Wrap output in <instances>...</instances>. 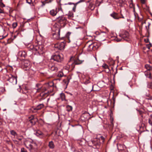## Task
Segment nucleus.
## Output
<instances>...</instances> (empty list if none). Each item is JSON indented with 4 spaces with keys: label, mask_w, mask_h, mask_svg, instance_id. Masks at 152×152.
Returning a JSON list of instances; mask_svg holds the SVG:
<instances>
[{
    "label": "nucleus",
    "mask_w": 152,
    "mask_h": 152,
    "mask_svg": "<svg viewBox=\"0 0 152 152\" xmlns=\"http://www.w3.org/2000/svg\"><path fill=\"white\" fill-rule=\"evenodd\" d=\"M84 61V60L80 59L79 57L74 60H70L64 68L66 70H72L74 68L75 65L80 64Z\"/></svg>",
    "instance_id": "f257e3e1"
},
{
    "label": "nucleus",
    "mask_w": 152,
    "mask_h": 152,
    "mask_svg": "<svg viewBox=\"0 0 152 152\" xmlns=\"http://www.w3.org/2000/svg\"><path fill=\"white\" fill-rule=\"evenodd\" d=\"M24 144L26 148L31 151L37 147L36 144L33 142L32 140L30 139L25 140L24 142Z\"/></svg>",
    "instance_id": "f03ea898"
},
{
    "label": "nucleus",
    "mask_w": 152,
    "mask_h": 152,
    "mask_svg": "<svg viewBox=\"0 0 152 152\" xmlns=\"http://www.w3.org/2000/svg\"><path fill=\"white\" fill-rule=\"evenodd\" d=\"M40 85L39 84H37L36 85L37 86L38 88L37 89V92H42V93L41 94V96H43L45 94H46L47 93L49 92V91L47 90V87H49V85L48 84H46L44 86L42 87H39Z\"/></svg>",
    "instance_id": "7ed1b4c3"
},
{
    "label": "nucleus",
    "mask_w": 152,
    "mask_h": 152,
    "mask_svg": "<svg viewBox=\"0 0 152 152\" xmlns=\"http://www.w3.org/2000/svg\"><path fill=\"white\" fill-rule=\"evenodd\" d=\"M45 50L44 46L43 45L35 46L34 47L33 45H31L30 48V50L32 51H37L38 53L41 54L42 52H44Z\"/></svg>",
    "instance_id": "20e7f679"
},
{
    "label": "nucleus",
    "mask_w": 152,
    "mask_h": 152,
    "mask_svg": "<svg viewBox=\"0 0 152 152\" xmlns=\"http://www.w3.org/2000/svg\"><path fill=\"white\" fill-rule=\"evenodd\" d=\"M7 80L12 84H16L17 83V77L14 76L11 74L6 75L5 77Z\"/></svg>",
    "instance_id": "39448f33"
},
{
    "label": "nucleus",
    "mask_w": 152,
    "mask_h": 152,
    "mask_svg": "<svg viewBox=\"0 0 152 152\" xmlns=\"http://www.w3.org/2000/svg\"><path fill=\"white\" fill-rule=\"evenodd\" d=\"M57 21L60 24L61 27H64L66 23V18L64 16H61L56 18Z\"/></svg>",
    "instance_id": "423d86ee"
},
{
    "label": "nucleus",
    "mask_w": 152,
    "mask_h": 152,
    "mask_svg": "<svg viewBox=\"0 0 152 152\" xmlns=\"http://www.w3.org/2000/svg\"><path fill=\"white\" fill-rule=\"evenodd\" d=\"M51 59L58 62H61L63 60L62 55L61 54H55L52 56Z\"/></svg>",
    "instance_id": "0eeeda50"
},
{
    "label": "nucleus",
    "mask_w": 152,
    "mask_h": 152,
    "mask_svg": "<svg viewBox=\"0 0 152 152\" xmlns=\"http://www.w3.org/2000/svg\"><path fill=\"white\" fill-rule=\"evenodd\" d=\"M65 46V43L64 42L61 43H58L54 45V47L55 48L61 50H63Z\"/></svg>",
    "instance_id": "6e6552de"
},
{
    "label": "nucleus",
    "mask_w": 152,
    "mask_h": 152,
    "mask_svg": "<svg viewBox=\"0 0 152 152\" xmlns=\"http://www.w3.org/2000/svg\"><path fill=\"white\" fill-rule=\"evenodd\" d=\"M129 34L127 31H124L122 34H119V37L122 38L123 40L128 41L129 39Z\"/></svg>",
    "instance_id": "1a4fd4ad"
},
{
    "label": "nucleus",
    "mask_w": 152,
    "mask_h": 152,
    "mask_svg": "<svg viewBox=\"0 0 152 152\" xmlns=\"http://www.w3.org/2000/svg\"><path fill=\"white\" fill-rule=\"evenodd\" d=\"M61 30V28H57L55 30L54 33H53V37L56 39H60V33Z\"/></svg>",
    "instance_id": "9d476101"
},
{
    "label": "nucleus",
    "mask_w": 152,
    "mask_h": 152,
    "mask_svg": "<svg viewBox=\"0 0 152 152\" xmlns=\"http://www.w3.org/2000/svg\"><path fill=\"white\" fill-rule=\"evenodd\" d=\"M22 67L25 70H28L30 67V63L28 61H24L22 63Z\"/></svg>",
    "instance_id": "9b49d317"
},
{
    "label": "nucleus",
    "mask_w": 152,
    "mask_h": 152,
    "mask_svg": "<svg viewBox=\"0 0 152 152\" xmlns=\"http://www.w3.org/2000/svg\"><path fill=\"white\" fill-rule=\"evenodd\" d=\"M107 34L104 32H101L99 35V40L101 41H103L106 40V38L107 37Z\"/></svg>",
    "instance_id": "f8f14e48"
},
{
    "label": "nucleus",
    "mask_w": 152,
    "mask_h": 152,
    "mask_svg": "<svg viewBox=\"0 0 152 152\" xmlns=\"http://www.w3.org/2000/svg\"><path fill=\"white\" fill-rule=\"evenodd\" d=\"M85 48H87V50L88 51H92L93 50L92 45V41H88L86 44Z\"/></svg>",
    "instance_id": "ddd939ff"
},
{
    "label": "nucleus",
    "mask_w": 152,
    "mask_h": 152,
    "mask_svg": "<svg viewBox=\"0 0 152 152\" xmlns=\"http://www.w3.org/2000/svg\"><path fill=\"white\" fill-rule=\"evenodd\" d=\"M48 66L49 69L51 71L56 72L58 70V68L54 64H49Z\"/></svg>",
    "instance_id": "4468645a"
},
{
    "label": "nucleus",
    "mask_w": 152,
    "mask_h": 152,
    "mask_svg": "<svg viewBox=\"0 0 152 152\" xmlns=\"http://www.w3.org/2000/svg\"><path fill=\"white\" fill-rule=\"evenodd\" d=\"M28 93V91L27 87H25V88L22 90V93L24 94L23 96H22V98L23 99H26L28 98V95L27 94Z\"/></svg>",
    "instance_id": "2eb2a0df"
},
{
    "label": "nucleus",
    "mask_w": 152,
    "mask_h": 152,
    "mask_svg": "<svg viewBox=\"0 0 152 152\" xmlns=\"http://www.w3.org/2000/svg\"><path fill=\"white\" fill-rule=\"evenodd\" d=\"M134 15L135 17L137 18L138 21L139 22H141V23L142 25L143 24V16L141 15H140V16H139L138 15H137V13L136 14V13H135V11L134 9Z\"/></svg>",
    "instance_id": "dca6fc26"
},
{
    "label": "nucleus",
    "mask_w": 152,
    "mask_h": 152,
    "mask_svg": "<svg viewBox=\"0 0 152 152\" xmlns=\"http://www.w3.org/2000/svg\"><path fill=\"white\" fill-rule=\"evenodd\" d=\"M91 143L93 145H91V146H92L94 148H97L99 147L100 145V143L98 141H92L90 142V144H91Z\"/></svg>",
    "instance_id": "f3484780"
},
{
    "label": "nucleus",
    "mask_w": 152,
    "mask_h": 152,
    "mask_svg": "<svg viewBox=\"0 0 152 152\" xmlns=\"http://www.w3.org/2000/svg\"><path fill=\"white\" fill-rule=\"evenodd\" d=\"M18 56L19 57L25 58L26 56V53L24 51H20L18 52Z\"/></svg>",
    "instance_id": "a211bd4d"
},
{
    "label": "nucleus",
    "mask_w": 152,
    "mask_h": 152,
    "mask_svg": "<svg viewBox=\"0 0 152 152\" xmlns=\"http://www.w3.org/2000/svg\"><path fill=\"white\" fill-rule=\"evenodd\" d=\"M118 149L119 150L122 151L126 148V147L123 144H117Z\"/></svg>",
    "instance_id": "6ab92c4d"
},
{
    "label": "nucleus",
    "mask_w": 152,
    "mask_h": 152,
    "mask_svg": "<svg viewBox=\"0 0 152 152\" xmlns=\"http://www.w3.org/2000/svg\"><path fill=\"white\" fill-rule=\"evenodd\" d=\"M29 121L31 124V125H34L36 122V119L33 116L29 117Z\"/></svg>",
    "instance_id": "aec40b11"
},
{
    "label": "nucleus",
    "mask_w": 152,
    "mask_h": 152,
    "mask_svg": "<svg viewBox=\"0 0 152 152\" xmlns=\"http://www.w3.org/2000/svg\"><path fill=\"white\" fill-rule=\"evenodd\" d=\"M110 15L115 19H118L120 18H121V17L118 16L117 13L115 12H113V13L111 14Z\"/></svg>",
    "instance_id": "412c9836"
},
{
    "label": "nucleus",
    "mask_w": 152,
    "mask_h": 152,
    "mask_svg": "<svg viewBox=\"0 0 152 152\" xmlns=\"http://www.w3.org/2000/svg\"><path fill=\"white\" fill-rule=\"evenodd\" d=\"M44 107V105L43 104H41L38 105L36 107L33 108L34 110H40Z\"/></svg>",
    "instance_id": "4be33fe9"
},
{
    "label": "nucleus",
    "mask_w": 152,
    "mask_h": 152,
    "mask_svg": "<svg viewBox=\"0 0 152 152\" xmlns=\"http://www.w3.org/2000/svg\"><path fill=\"white\" fill-rule=\"evenodd\" d=\"M57 13L56 9H53L51 10L50 12V14L53 16H56Z\"/></svg>",
    "instance_id": "5701e85b"
},
{
    "label": "nucleus",
    "mask_w": 152,
    "mask_h": 152,
    "mask_svg": "<svg viewBox=\"0 0 152 152\" xmlns=\"http://www.w3.org/2000/svg\"><path fill=\"white\" fill-rule=\"evenodd\" d=\"M92 45L93 50H95L98 48L99 47V44L97 42L92 43Z\"/></svg>",
    "instance_id": "b1692460"
},
{
    "label": "nucleus",
    "mask_w": 152,
    "mask_h": 152,
    "mask_svg": "<svg viewBox=\"0 0 152 152\" xmlns=\"http://www.w3.org/2000/svg\"><path fill=\"white\" fill-rule=\"evenodd\" d=\"M66 15L68 16V17L69 19H71L74 17V15L72 12L69 11L68 14Z\"/></svg>",
    "instance_id": "393cba45"
},
{
    "label": "nucleus",
    "mask_w": 152,
    "mask_h": 152,
    "mask_svg": "<svg viewBox=\"0 0 152 152\" xmlns=\"http://www.w3.org/2000/svg\"><path fill=\"white\" fill-rule=\"evenodd\" d=\"M145 74L147 77L151 78V73L150 71H146L145 72Z\"/></svg>",
    "instance_id": "a878e982"
},
{
    "label": "nucleus",
    "mask_w": 152,
    "mask_h": 152,
    "mask_svg": "<svg viewBox=\"0 0 152 152\" xmlns=\"http://www.w3.org/2000/svg\"><path fill=\"white\" fill-rule=\"evenodd\" d=\"M70 79V77H67L66 79H64L63 80V82L66 84V85H67Z\"/></svg>",
    "instance_id": "bb28decb"
},
{
    "label": "nucleus",
    "mask_w": 152,
    "mask_h": 152,
    "mask_svg": "<svg viewBox=\"0 0 152 152\" xmlns=\"http://www.w3.org/2000/svg\"><path fill=\"white\" fill-rule=\"evenodd\" d=\"M36 134L38 136H42L43 135V133L42 132L39 130H38L37 131L36 133Z\"/></svg>",
    "instance_id": "cd10ccee"
},
{
    "label": "nucleus",
    "mask_w": 152,
    "mask_h": 152,
    "mask_svg": "<svg viewBox=\"0 0 152 152\" xmlns=\"http://www.w3.org/2000/svg\"><path fill=\"white\" fill-rule=\"evenodd\" d=\"M145 67L148 71H150L152 69L151 66L149 64H146L145 66Z\"/></svg>",
    "instance_id": "c85d7f7f"
},
{
    "label": "nucleus",
    "mask_w": 152,
    "mask_h": 152,
    "mask_svg": "<svg viewBox=\"0 0 152 152\" xmlns=\"http://www.w3.org/2000/svg\"><path fill=\"white\" fill-rule=\"evenodd\" d=\"M148 122L149 124L152 126V114H151L149 116Z\"/></svg>",
    "instance_id": "c756f323"
},
{
    "label": "nucleus",
    "mask_w": 152,
    "mask_h": 152,
    "mask_svg": "<svg viewBox=\"0 0 152 152\" xmlns=\"http://www.w3.org/2000/svg\"><path fill=\"white\" fill-rule=\"evenodd\" d=\"M49 146L50 148L53 149L54 148V145L53 141H51L49 142Z\"/></svg>",
    "instance_id": "7c9ffc66"
},
{
    "label": "nucleus",
    "mask_w": 152,
    "mask_h": 152,
    "mask_svg": "<svg viewBox=\"0 0 152 152\" xmlns=\"http://www.w3.org/2000/svg\"><path fill=\"white\" fill-rule=\"evenodd\" d=\"M10 132L11 135L14 136L15 137H17V136L18 135L17 134V133L14 130H12L10 131Z\"/></svg>",
    "instance_id": "2f4dec72"
},
{
    "label": "nucleus",
    "mask_w": 152,
    "mask_h": 152,
    "mask_svg": "<svg viewBox=\"0 0 152 152\" xmlns=\"http://www.w3.org/2000/svg\"><path fill=\"white\" fill-rule=\"evenodd\" d=\"M66 110L68 111H70L72 110V106L69 105H67L66 107Z\"/></svg>",
    "instance_id": "473e14b6"
},
{
    "label": "nucleus",
    "mask_w": 152,
    "mask_h": 152,
    "mask_svg": "<svg viewBox=\"0 0 152 152\" xmlns=\"http://www.w3.org/2000/svg\"><path fill=\"white\" fill-rule=\"evenodd\" d=\"M115 39L117 42H119L123 41L122 38L119 37V36L116 37Z\"/></svg>",
    "instance_id": "72a5a7b5"
},
{
    "label": "nucleus",
    "mask_w": 152,
    "mask_h": 152,
    "mask_svg": "<svg viewBox=\"0 0 152 152\" xmlns=\"http://www.w3.org/2000/svg\"><path fill=\"white\" fill-rule=\"evenodd\" d=\"M60 96L62 100H65V96L64 94L61 93L60 95Z\"/></svg>",
    "instance_id": "f704fd0d"
},
{
    "label": "nucleus",
    "mask_w": 152,
    "mask_h": 152,
    "mask_svg": "<svg viewBox=\"0 0 152 152\" xmlns=\"http://www.w3.org/2000/svg\"><path fill=\"white\" fill-rule=\"evenodd\" d=\"M89 7L91 10H93L95 8V6L94 4H90Z\"/></svg>",
    "instance_id": "c9c22d12"
},
{
    "label": "nucleus",
    "mask_w": 152,
    "mask_h": 152,
    "mask_svg": "<svg viewBox=\"0 0 152 152\" xmlns=\"http://www.w3.org/2000/svg\"><path fill=\"white\" fill-rule=\"evenodd\" d=\"M5 7V5L2 2V0H0V7L3 8Z\"/></svg>",
    "instance_id": "e433bc0d"
},
{
    "label": "nucleus",
    "mask_w": 152,
    "mask_h": 152,
    "mask_svg": "<svg viewBox=\"0 0 152 152\" xmlns=\"http://www.w3.org/2000/svg\"><path fill=\"white\" fill-rule=\"evenodd\" d=\"M148 87L149 88L152 89V83L151 82H149L148 83Z\"/></svg>",
    "instance_id": "4c0bfd02"
},
{
    "label": "nucleus",
    "mask_w": 152,
    "mask_h": 152,
    "mask_svg": "<svg viewBox=\"0 0 152 152\" xmlns=\"http://www.w3.org/2000/svg\"><path fill=\"white\" fill-rule=\"evenodd\" d=\"M17 25L18 24L17 22H15L13 23L12 24V28H15L17 26Z\"/></svg>",
    "instance_id": "58836bf2"
},
{
    "label": "nucleus",
    "mask_w": 152,
    "mask_h": 152,
    "mask_svg": "<svg viewBox=\"0 0 152 152\" xmlns=\"http://www.w3.org/2000/svg\"><path fill=\"white\" fill-rule=\"evenodd\" d=\"M64 75L63 73L62 72H60L58 74V76L60 77H63Z\"/></svg>",
    "instance_id": "ea45409f"
},
{
    "label": "nucleus",
    "mask_w": 152,
    "mask_h": 152,
    "mask_svg": "<svg viewBox=\"0 0 152 152\" xmlns=\"http://www.w3.org/2000/svg\"><path fill=\"white\" fill-rule=\"evenodd\" d=\"M102 67L105 69H107L108 68V66L107 65L105 64H103L102 66Z\"/></svg>",
    "instance_id": "a19ab883"
},
{
    "label": "nucleus",
    "mask_w": 152,
    "mask_h": 152,
    "mask_svg": "<svg viewBox=\"0 0 152 152\" xmlns=\"http://www.w3.org/2000/svg\"><path fill=\"white\" fill-rule=\"evenodd\" d=\"M90 83V81L89 79H87L86 80V81H85V82H84V83L85 84H87L88 83Z\"/></svg>",
    "instance_id": "79ce46f5"
},
{
    "label": "nucleus",
    "mask_w": 152,
    "mask_h": 152,
    "mask_svg": "<svg viewBox=\"0 0 152 152\" xmlns=\"http://www.w3.org/2000/svg\"><path fill=\"white\" fill-rule=\"evenodd\" d=\"M137 110L138 111L139 114L141 115V117H142V114L143 113V112L142 111L140 110H138L137 109Z\"/></svg>",
    "instance_id": "37998d69"
},
{
    "label": "nucleus",
    "mask_w": 152,
    "mask_h": 152,
    "mask_svg": "<svg viewBox=\"0 0 152 152\" xmlns=\"http://www.w3.org/2000/svg\"><path fill=\"white\" fill-rule=\"evenodd\" d=\"M16 138L18 140H19L20 141L22 139L23 137H22V136L19 137V136H18L17 135V137H16Z\"/></svg>",
    "instance_id": "c03bdc74"
},
{
    "label": "nucleus",
    "mask_w": 152,
    "mask_h": 152,
    "mask_svg": "<svg viewBox=\"0 0 152 152\" xmlns=\"http://www.w3.org/2000/svg\"><path fill=\"white\" fill-rule=\"evenodd\" d=\"M100 140H101L102 142H103L104 140V138L102 136H101L100 137Z\"/></svg>",
    "instance_id": "a18cd8bd"
},
{
    "label": "nucleus",
    "mask_w": 152,
    "mask_h": 152,
    "mask_svg": "<svg viewBox=\"0 0 152 152\" xmlns=\"http://www.w3.org/2000/svg\"><path fill=\"white\" fill-rule=\"evenodd\" d=\"M41 2L42 3V5H41L42 7H43V6L45 5V4H48L45 2V1H42Z\"/></svg>",
    "instance_id": "49530a36"
},
{
    "label": "nucleus",
    "mask_w": 152,
    "mask_h": 152,
    "mask_svg": "<svg viewBox=\"0 0 152 152\" xmlns=\"http://www.w3.org/2000/svg\"><path fill=\"white\" fill-rule=\"evenodd\" d=\"M146 96L148 97V98H147V99H148L151 100L152 99V97L150 96V95L148 94V95H146Z\"/></svg>",
    "instance_id": "de8ad7c7"
},
{
    "label": "nucleus",
    "mask_w": 152,
    "mask_h": 152,
    "mask_svg": "<svg viewBox=\"0 0 152 152\" xmlns=\"http://www.w3.org/2000/svg\"><path fill=\"white\" fill-rule=\"evenodd\" d=\"M53 0H45V2L47 3H51Z\"/></svg>",
    "instance_id": "09e8293b"
},
{
    "label": "nucleus",
    "mask_w": 152,
    "mask_h": 152,
    "mask_svg": "<svg viewBox=\"0 0 152 152\" xmlns=\"http://www.w3.org/2000/svg\"><path fill=\"white\" fill-rule=\"evenodd\" d=\"M21 152H27V151L24 148H22L21 149Z\"/></svg>",
    "instance_id": "8fccbe9b"
},
{
    "label": "nucleus",
    "mask_w": 152,
    "mask_h": 152,
    "mask_svg": "<svg viewBox=\"0 0 152 152\" xmlns=\"http://www.w3.org/2000/svg\"><path fill=\"white\" fill-rule=\"evenodd\" d=\"M151 46V44L150 43L149 44H148L146 45V47L148 49H149L150 48Z\"/></svg>",
    "instance_id": "3c124183"
},
{
    "label": "nucleus",
    "mask_w": 152,
    "mask_h": 152,
    "mask_svg": "<svg viewBox=\"0 0 152 152\" xmlns=\"http://www.w3.org/2000/svg\"><path fill=\"white\" fill-rule=\"evenodd\" d=\"M26 2L29 4H31L32 2V0H26Z\"/></svg>",
    "instance_id": "603ef678"
},
{
    "label": "nucleus",
    "mask_w": 152,
    "mask_h": 152,
    "mask_svg": "<svg viewBox=\"0 0 152 152\" xmlns=\"http://www.w3.org/2000/svg\"><path fill=\"white\" fill-rule=\"evenodd\" d=\"M4 13V12L3 10L0 8V13Z\"/></svg>",
    "instance_id": "864d4df0"
},
{
    "label": "nucleus",
    "mask_w": 152,
    "mask_h": 152,
    "mask_svg": "<svg viewBox=\"0 0 152 152\" xmlns=\"http://www.w3.org/2000/svg\"><path fill=\"white\" fill-rule=\"evenodd\" d=\"M106 69V70H105V72H107L108 73L110 71V70L109 69V68H107V69Z\"/></svg>",
    "instance_id": "5fc2aeb1"
},
{
    "label": "nucleus",
    "mask_w": 152,
    "mask_h": 152,
    "mask_svg": "<svg viewBox=\"0 0 152 152\" xmlns=\"http://www.w3.org/2000/svg\"><path fill=\"white\" fill-rule=\"evenodd\" d=\"M141 2L142 4H144L145 3V0H141Z\"/></svg>",
    "instance_id": "6e6d98bb"
},
{
    "label": "nucleus",
    "mask_w": 152,
    "mask_h": 152,
    "mask_svg": "<svg viewBox=\"0 0 152 152\" xmlns=\"http://www.w3.org/2000/svg\"><path fill=\"white\" fill-rule=\"evenodd\" d=\"M93 87H94L93 85V84H92V85H91V89L90 90V91H92L93 90Z\"/></svg>",
    "instance_id": "4d7b16f0"
},
{
    "label": "nucleus",
    "mask_w": 152,
    "mask_h": 152,
    "mask_svg": "<svg viewBox=\"0 0 152 152\" xmlns=\"http://www.w3.org/2000/svg\"><path fill=\"white\" fill-rule=\"evenodd\" d=\"M71 34L70 32H68L67 33V34L66 35V36L67 37V35H69Z\"/></svg>",
    "instance_id": "13d9d810"
},
{
    "label": "nucleus",
    "mask_w": 152,
    "mask_h": 152,
    "mask_svg": "<svg viewBox=\"0 0 152 152\" xmlns=\"http://www.w3.org/2000/svg\"><path fill=\"white\" fill-rule=\"evenodd\" d=\"M3 70L2 68H1V67L0 66V72L2 71Z\"/></svg>",
    "instance_id": "bf43d9fd"
},
{
    "label": "nucleus",
    "mask_w": 152,
    "mask_h": 152,
    "mask_svg": "<svg viewBox=\"0 0 152 152\" xmlns=\"http://www.w3.org/2000/svg\"><path fill=\"white\" fill-rule=\"evenodd\" d=\"M143 23H146V21L145 20L144 22L143 21Z\"/></svg>",
    "instance_id": "052dcab7"
},
{
    "label": "nucleus",
    "mask_w": 152,
    "mask_h": 152,
    "mask_svg": "<svg viewBox=\"0 0 152 152\" xmlns=\"http://www.w3.org/2000/svg\"><path fill=\"white\" fill-rule=\"evenodd\" d=\"M150 25H151L150 23H148V28H149V27L150 26Z\"/></svg>",
    "instance_id": "680f3d73"
},
{
    "label": "nucleus",
    "mask_w": 152,
    "mask_h": 152,
    "mask_svg": "<svg viewBox=\"0 0 152 152\" xmlns=\"http://www.w3.org/2000/svg\"><path fill=\"white\" fill-rule=\"evenodd\" d=\"M121 18H124V17L122 15V17H121Z\"/></svg>",
    "instance_id": "e2e57ef3"
},
{
    "label": "nucleus",
    "mask_w": 152,
    "mask_h": 152,
    "mask_svg": "<svg viewBox=\"0 0 152 152\" xmlns=\"http://www.w3.org/2000/svg\"><path fill=\"white\" fill-rule=\"evenodd\" d=\"M6 110V109H4L3 110V111H4L5 110Z\"/></svg>",
    "instance_id": "0e129e2a"
},
{
    "label": "nucleus",
    "mask_w": 152,
    "mask_h": 152,
    "mask_svg": "<svg viewBox=\"0 0 152 152\" xmlns=\"http://www.w3.org/2000/svg\"><path fill=\"white\" fill-rule=\"evenodd\" d=\"M77 152H82V151H77Z\"/></svg>",
    "instance_id": "69168bd1"
},
{
    "label": "nucleus",
    "mask_w": 152,
    "mask_h": 152,
    "mask_svg": "<svg viewBox=\"0 0 152 152\" xmlns=\"http://www.w3.org/2000/svg\"><path fill=\"white\" fill-rule=\"evenodd\" d=\"M111 123H112V125H113V123L112 122V121H111Z\"/></svg>",
    "instance_id": "338daca9"
},
{
    "label": "nucleus",
    "mask_w": 152,
    "mask_h": 152,
    "mask_svg": "<svg viewBox=\"0 0 152 152\" xmlns=\"http://www.w3.org/2000/svg\"><path fill=\"white\" fill-rule=\"evenodd\" d=\"M49 100V99H48V100Z\"/></svg>",
    "instance_id": "774afa93"
}]
</instances>
